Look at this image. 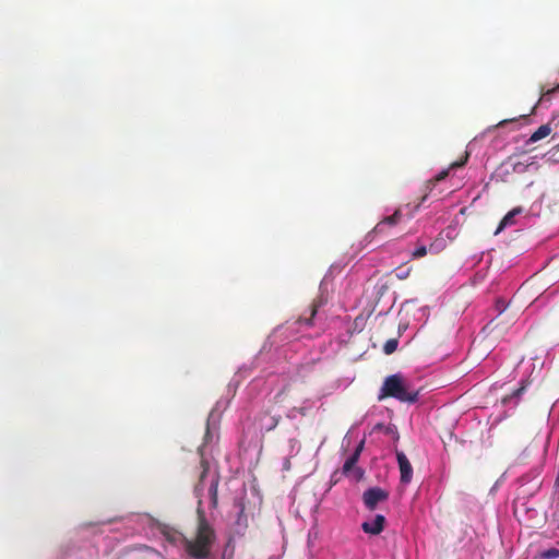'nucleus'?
<instances>
[{"label":"nucleus","instance_id":"nucleus-19","mask_svg":"<svg viewBox=\"0 0 559 559\" xmlns=\"http://www.w3.org/2000/svg\"><path fill=\"white\" fill-rule=\"evenodd\" d=\"M559 90V84L554 87V88H550V90H547V91H544V87L542 88V92H543V97H546L548 95H551L552 93H555L556 91Z\"/></svg>","mask_w":559,"mask_h":559},{"label":"nucleus","instance_id":"nucleus-14","mask_svg":"<svg viewBox=\"0 0 559 559\" xmlns=\"http://www.w3.org/2000/svg\"><path fill=\"white\" fill-rule=\"evenodd\" d=\"M467 159H468V153L465 152V156L460 162L451 163L449 168L450 169H455V168L462 167V166H464L467 163Z\"/></svg>","mask_w":559,"mask_h":559},{"label":"nucleus","instance_id":"nucleus-26","mask_svg":"<svg viewBox=\"0 0 559 559\" xmlns=\"http://www.w3.org/2000/svg\"><path fill=\"white\" fill-rule=\"evenodd\" d=\"M357 473H358L359 476L362 474L359 468H357Z\"/></svg>","mask_w":559,"mask_h":559},{"label":"nucleus","instance_id":"nucleus-11","mask_svg":"<svg viewBox=\"0 0 559 559\" xmlns=\"http://www.w3.org/2000/svg\"><path fill=\"white\" fill-rule=\"evenodd\" d=\"M319 304L317 301H313L311 304V306L309 307V316L306 317V316H301L299 319H298V322L299 323H305L306 325H309L311 326L312 325V320L314 318V316L317 314L318 312V308H319Z\"/></svg>","mask_w":559,"mask_h":559},{"label":"nucleus","instance_id":"nucleus-22","mask_svg":"<svg viewBox=\"0 0 559 559\" xmlns=\"http://www.w3.org/2000/svg\"><path fill=\"white\" fill-rule=\"evenodd\" d=\"M359 455H360V452L354 451V453L348 457V460L353 461L354 463H357Z\"/></svg>","mask_w":559,"mask_h":559},{"label":"nucleus","instance_id":"nucleus-27","mask_svg":"<svg viewBox=\"0 0 559 559\" xmlns=\"http://www.w3.org/2000/svg\"><path fill=\"white\" fill-rule=\"evenodd\" d=\"M222 559H224V558H222Z\"/></svg>","mask_w":559,"mask_h":559},{"label":"nucleus","instance_id":"nucleus-10","mask_svg":"<svg viewBox=\"0 0 559 559\" xmlns=\"http://www.w3.org/2000/svg\"><path fill=\"white\" fill-rule=\"evenodd\" d=\"M551 132V128L548 124L540 126L530 138L528 142L535 143L546 136H548Z\"/></svg>","mask_w":559,"mask_h":559},{"label":"nucleus","instance_id":"nucleus-7","mask_svg":"<svg viewBox=\"0 0 559 559\" xmlns=\"http://www.w3.org/2000/svg\"><path fill=\"white\" fill-rule=\"evenodd\" d=\"M523 212V209L521 206L514 207L510 212H508L504 217L501 219L498 229L496 231L499 233L502 229H504L507 226H511L514 224V217Z\"/></svg>","mask_w":559,"mask_h":559},{"label":"nucleus","instance_id":"nucleus-8","mask_svg":"<svg viewBox=\"0 0 559 559\" xmlns=\"http://www.w3.org/2000/svg\"><path fill=\"white\" fill-rule=\"evenodd\" d=\"M235 507L238 508V514L235 524L238 527L247 528L248 526V518L245 514V503L241 499L235 500Z\"/></svg>","mask_w":559,"mask_h":559},{"label":"nucleus","instance_id":"nucleus-25","mask_svg":"<svg viewBox=\"0 0 559 559\" xmlns=\"http://www.w3.org/2000/svg\"><path fill=\"white\" fill-rule=\"evenodd\" d=\"M362 448H364V441H361V442L359 443V445L356 448V450H355V451H358V452H360V453H361Z\"/></svg>","mask_w":559,"mask_h":559},{"label":"nucleus","instance_id":"nucleus-18","mask_svg":"<svg viewBox=\"0 0 559 559\" xmlns=\"http://www.w3.org/2000/svg\"><path fill=\"white\" fill-rule=\"evenodd\" d=\"M278 421H280V417H277V418L276 417H272L271 418V424L266 427V430L274 429L277 426Z\"/></svg>","mask_w":559,"mask_h":559},{"label":"nucleus","instance_id":"nucleus-16","mask_svg":"<svg viewBox=\"0 0 559 559\" xmlns=\"http://www.w3.org/2000/svg\"><path fill=\"white\" fill-rule=\"evenodd\" d=\"M545 557L549 559H555L559 557V550L556 548H551L545 552Z\"/></svg>","mask_w":559,"mask_h":559},{"label":"nucleus","instance_id":"nucleus-24","mask_svg":"<svg viewBox=\"0 0 559 559\" xmlns=\"http://www.w3.org/2000/svg\"><path fill=\"white\" fill-rule=\"evenodd\" d=\"M515 120H516L515 118H514V119H510V120L504 119V120L500 121L497 126H498V127H501V126H504L506 123H508V122H510V121H515Z\"/></svg>","mask_w":559,"mask_h":559},{"label":"nucleus","instance_id":"nucleus-1","mask_svg":"<svg viewBox=\"0 0 559 559\" xmlns=\"http://www.w3.org/2000/svg\"><path fill=\"white\" fill-rule=\"evenodd\" d=\"M200 460L199 481L194 487V493L199 498L197 508V526L191 537H182V545L189 557L193 559H207L211 555L213 545L216 542V532L209 522L205 511L202 507L203 481L209 474L210 465L203 459L202 452Z\"/></svg>","mask_w":559,"mask_h":559},{"label":"nucleus","instance_id":"nucleus-12","mask_svg":"<svg viewBox=\"0 0 559 559\" xmlns=\"http://www.w3.org/2000/svg\"><path fill=\"white\" fill-rule=\"evenodd\" d=\"M397 345H399V341L396 338H390L385 342V344L383 346V352L386 355H391L396 350Z\"/></svg>","mask_w":559,"mask_h":559},{"label":"nucleus","instance_id":"nucleus-6","mask_svg":"<svg viewBox=\"0 0 559 559\" xmlns=\"http://www.w3.org/2000/svg\"><path fill=\"white\" fill-rule=\"evenodd\" d=\"M385 524V518L381 514H377L372 521H366L361 524V528L365 533L370 535H379Z\"/></svg>","mask_w":559,"mask_h":559},{"label":"nucleus","instance_id":"nucleus-17","mask_svg":"<svg viewBox=\"0 0 559 559\" xmlns=\"http://www.w3.org/2000/svg\"><path fill=\"white\" fill-rule=\"evenodd\" d=\"M448 175H449V169L442 170V171H440V173L435 177V181H436V182H439V181L443 180Z\"/></svg>","mask_w":559,"mask_h":559},{"label":"nucleus","instance_id":"nucleus-23","mask_svg":"<svg viewBox=\"0 0 559 559\" xmlns=\"http://www.w3.org/2000/svg\"><path fill=\"white\" fill-rule=\"evenodd\" d=\"M524 390H525V386L522 385L521 388H519L518 390H515L513 392V396H519Z\"/></svg>","mask_w":559,"mask_h":559},{"label":"nucleus","instance_id":"nucleus-13","mask_svg":"<svg viewBox=\"0 0 559 559\" xmlns=\"http://www.w3.org/2000/svg\"><path fill=\"white\" fill-rule=\"evenodd\" d=\"M426 254H427V248H426V246H419V247H417V248L413 251L412 257H413L414 259H419V258L425 257Z\"/></svg>","mask_w":559,"mask_h":559},{"label":"nucleus","instance_id":"nucleus-5","mask_svg":"<svg viewBox=\"0 0 559 559\" xmlns=\"http://www.w3.org/2000/svg\"><path fill=\"white\" fill-rule=\"evenodd\" d=\"M396 460L400 468V480L402 484L407 485L413 478V467L406 454L402 451H396Z\"/></svg>","mask_w":559,"mask_h":559},{"label":"nucleus","instance_id":"nucleus-2","mask_svg":"<svg viewBox=\"0 0 559 559\" xmlns=\"http://www.w3.org/2000/svg\"><path fill=\"white\" fill-rule=\"evenodd\" d=\"M419 391L415 390L402 373L386 377L380 389L379 401L393 397L403 403L414 404L418 401Z\"/></svg>","mask_w":559,"mask_h":559},{"label":"nucleus","instance_id":"nucleus-20","mask_svg":"<svg viewBox=\"0 0 559 559\" xmlns=\"http://www.w3.org/2000/svg\"><path fill=\"white\" fill-rule=\"evenodd\" d=\"M359 455H360V452L354 451V453L348 457V460L353 461L354 463H357Z\"/></svg>","mask_w":559,"mask_h":559},{"label":"nucleus","instance_id":"nucleus-3","mask_svg":"<svg viewBox=\"0 0 559 559\" xmlns=\"http://www.w3.org/2000/svg\"><path fill=\"white\" fill-rule=\"evenodd\" d=\"M388 499H389V491H386L385 489H382L381 487L368 488L362 493V502H364L365 507L370 511L376 510L380 502H384Z\"/></svg>","mask_w":559,"mask_h":559},{"label":"nucleus","instance_id":"nucleus-9","mask_svg":"<svg viewBox=\"0 0 559 559\" xmlns=\"http://www.w3.org/2000/svg\"><path fill=\"white\" fill-rule=\"evenodd\" d=\"M211 508L216 509L218 504V478H213L209 488Z\"/></svg>","mask_w":559,"mask_h":559},{"label":"nucleus","instance_id":"nucleus-15","mask_svg":"<svg viewBox=\"0 0 559 559\" xmlns=\"http://www.w3.org/2000/svg\"><path fill=\"white\" fill-rule=\"evenodd\" d=\"M356 463H354L353 461L350 460H346L344 465H343V472L344 474H347L349 473L354 467H355Z\"/></svg>","mask_w":559,"mask_h":559},{"label":"nucleus","instance_id":"nucleus-4","mask_svg":"<svg viewBox=\"0 0 559 559\" xmlns=\"http://www.w3.org/2000/svg\"><path fill=\"white\" fill-rule=\"evenodd\" d=\"M403 214L401 209L394 211V213L390 216L381 219L371 231L367 234L368 239H372L377 235H382L386 233L388 228L396 226L402 221Z\"/></svg>","mask_w":559,"mask_h":559},{"label":"nucleus","instance_id":"nucleus-21","mask_svg":"<svg viewBox=\"0 0 559 559\" xmlns=\"http://www.w3.org/2000/svg\"><path fill=\"white\" fill-rule=\"evenodd\" d=\"M359 455H360V452L354 451V453L348 457V460L353 461L354 463H357Z\"/></svg>","mask_w":559,"mask_h":559}]
</instances>
